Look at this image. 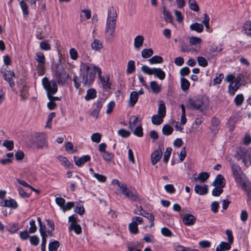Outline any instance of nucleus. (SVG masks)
Masks as SVG:
<instances>
[{
	"instance_id": "nucleus-24",
	"label": "nucleus",
	"mask_w": 251,
	"mask_h": 251,
	"mask_svg": "<svg viewBox=\"0 0 251 251\" xmlns=\"http://www.w3.org/2000/svg\"><path fill=\"white\" fill-rule=\"evenodd\" d=\"M209 177V174L205 172H201L198 175L197 177H194L195 181H200L201 182H205Z\"/></svg>"
},
{
	"instance_id": "nucleus-20",
	"label": "nucleus",
	"mask_w": 251,
	"mask_h": 251,
	"mask_svg": "<svg viewBox=\"0 0 251 251\" xmlns=\"http://www.w3.org/2000/svg\"><path fill=\"white\" fill-rule=\"evenodd\" d=\"M144 38L142 35H138L134 39V47L136 49H140L143 45Z\"/></svg>"
},
{
	"instance_id": "nucleus-32",
	"label": "nucleus",
	"mask_w": 251,
	"mask_h": 251,
	"mask_svg": "<svg viewBox=\"0 0 251 251\" xmlns=\"http://www.w3.org/2000/svg\"><path fill=\"white\" fill-rule=\"evenodd\" d=\"M96 97V91L94 89H89L87 91V94L85 96L86 100L94 99Z\"/></svg>"
},
{
	"instance_id": "nucleus-3",
	"label": "nucleus",
	"mask_w": 251,
	"mask_h": 251,
	"mask_svg": "<svg viewBox=\"0 0 251 251\" xmlns=\"http://www.w3.org/2000/svg\"><path fill=\"white\" fill-rule=\"evenodd\" d=\"M243 77L244 76L242 74H238L236 77L233 74H230L226 76L225 80L227 82H230L228 89V93L230 95H233L241 86Z\"/></svg>"
},
{
	"instance_id": "nucleus-12",
	"label": "nucleus",
	"mask_w": 251,
	"mask_h": 251,
	"mask_svg": "<svg viewBox=\"0 0 251 251\" xmlns=\"http://www.w3.org/2000/svg\"><path fill=\"white\" fill-rule=\"evenodd\" d=\"M91 17V11L89 8L81 9L80 11L79 21L83 23L86 20H89Z\"/></svg>"
},
{
	"instance_id": "nucleus-23",
	"label": "nucleus",
	"mask_w": 251,
	"mask_h": 251,
	"mask_svg": "<svg viewBox=\"0 0 251 251\" xmlns=\"http://www.w3.org/2000/svg\"><path fill=\"white\" fill-rule=\"evenodd\" d=\"M138 94L136 91H132L129 96V103L132 107L134 106L138 100Z\"/></svg>"
},
{
	"instance_id": "nucleus-51",
	"label": "nucleus",
	"mask_w": 251,
	"mask_h": 251,
	"mask_svg": "<svg viewBox=\"0 0 251 251\" xmlns=\"http://www.w3.org/2000/svg\"><path fill=\"white\" fill-rule=\"evenodd\" d=\"M142 216L147 218L150 221H151V224L150 225V227H151L152 226H153V225H154L153 221H154V216L152 214L146 212L145 211H144V213L142 215Z\"/></svg>"
},
{
	"instance_id": "nucleus-62",
	"label": "nucleus",
	"mask_w": 251,
	"mask_h": 251,
	"mask_svg": "<svg viewBox=\"0 0 251 251\" xmlns=\"http://www.w3.org/2000/svg\"><path fill=\"white\" fill-rule=\"evenodd\" d=\"M161 232L165 236L171 237L173 235L172 231L167 227H163L161 230Z\"/></svg>"
},
{
	"instance_id": "nucleus-11",
	"label": "nucleus",
	"mask_w": 251,
	"mask_h": 251,
	"mask_svg": "<svg viewBox=\"0 0 251 251\" xmlns=\"http://www.w3.org/2000/svg\"><path fill=\"white\" fill-rule=\"evenodd\" d=\"M122 194L130 201H136L140 200L138 194L135 191L129 190L126 185L121 190Z\"/></svg>"
},
{
	"instance_id": "nucleus-9",
	"label": "nucleus",
	"mask_w": 251,
	"mask_h": 251,
	"mask_svg": "<svg viewBox=\"0 0 251 251\" xmlns=\"http://www.w3.org/2000/svg\"><path fill=\"white\" fill-rule=\"evenodd\" d=\"M56 78L58 83L65 82L68 78V74L61 64H57L55 69Z\"/></svg>"
},
{
	"instance_id": "nucleus-1",
	"label": "nucleus",
	"mask_w": 251,
	"mask_h": 251,
	"mask_svg": "<svg viewBox=\"0 0 251 251\" xmlns=\"http://www.w3.org/2000/svg\"><path fill=\"white\" fill-rule=\"evenodd\" d=\"M80 83L85 86H89L94 80L96 73L97 72L98 77L100 81L103 89H109L111 84L109 82L110 76L107 75L105 77L102 76L101 70L98 66L91 63H82L80 65Z\"/></svg>"
},
{
	"instance_id": "nucleus-53",
	"label": "nucleus",
	"mask_w": 251,
	"mask_h": 251,
	"mask_svg": "<svg viewBox=\"0 0 251 251\" xmlns=\"http://www.w3.org/2000/svg\"><path fill=\"white\" fill-rule=\"evenodd\" d=\"M128 227L130 232L132 234H137L139 232L138 226L132 222L129 224Z\"/></svg>"
},
{
	"instance_id": "nucleus-13",
	"label": "nucleus",
	"mask_w": 251,
	"mask_h": 251,
	"mask_svg": "<svg viewBox=\"0 0 251 251\" xmlns=\"http://www.w3.org/2000/svg\"><path fill=\"white\" fill-rule=\"evenodd\" d=\"M162 156V150L160 148L156 149L151 155L152 164L154 165L156 164L160 160Z\"/></svg>"
},
{
	"instance_id": "nucleus-6",
	"label": "nucleus",
	"mask_w": 251,
	"mask_h": 251,
	"mask_svg": "<svg viewBox=\"0 0 251 251\" xmlns=\"http://www.w3.org/2000/svg\"><path fill=\"white\" fill-rule=\"evenodd\" d=\"M42 83L47 95L55 94L57 92L58 87L55 81L50 80L48 77H45L42 79Z\"/></svg>"
},
{
	"instance_id": "nucleus-59",
	"label": "nucleus",
	"mask_w": 251,
	"mask_h": 251,
	"mask_svg": "<svg viewBox=\"0 0 251 251\" xmlns=\"http://www.w3.org/2000/svg\"><path fill=\"white\" fill-rule=\"evenodd\" d=\"M3 146L5 147L8 150L11 151L13 149L14 143L13 141H5L3 143Z\"/></svg>"
},
{
	"instance_id": "nucleus-15",
	"label": "nucleus",
	"mask_w": 251,
	"mask_h": 251,
	"mask_svg": "<svg viewBox=\"0 0 251 251\" xmlns=\"http://www.w3.org/2000/svg\"><path fill=\"white\" fill-rule=\"evenodd\" d=\"M4 79L8 82L10 86L13 88L15 83L13 80V77H15V74L13 71H7L3 75Z\"/></svg>"
},
{
	"instance_id": "nucleus-34",
	"label": "nucleus",
	"mask_w": 251,
	"mask_h": 251,
	"mask_svg": "<svg viewBox=\"0 0 251 251\" xmlns=\"http://www.w3.org/2000/svg\"><path fill=\"white\" fill-rule=\"evenodd\" d=\"M153 51L152 49H145L141 51V55L144 58H149L152 55Z\"/></svg>"
},
{
	"instance_id": "nucleus-16",
	"label": "nucleus",
	"mask_w": 251,
	"mask_h": 251,
	"mask_svg": "<svg viewBox=\"0 0 251 251\" xmlns=\"http://www.w3.org/2000/svg\"><path fill=\"white\" fill-rule=\"evenodd\" d=\"M196 217L192 214H186L183 218V222L186 226H192L196 222Z\"/></svg>"
},
{
	"instance_id": "nucleus-14",
	"label": "nucleus",
	"mask_w": 251,
	"mask_h": 251,
	"mask_svg": "<svg viewBox=\"0 0 251 251\" xmlns=\"http://www.w3.org/2000/svg\"><path fill=\"white\" fill-rule=\"evenodd\" d=\"M0 205L13 209H16L18 207L17 202L13 199L3 200L0 202Z\"/></svg>"
},
{
	"instance_id": "nucleus-18",
	"label": "nucleus",
	"mask_w": 251,
	"mask_h": 251,
	"mask_svg": "<svg viewBox=\"0 0 251 251\" xmlns=\"http://www.w3.org/2000/svg\"><path fill=\"white\" fill-rule=\"evenodd\" d=\"M225 179L221 175H218L213 182V185L216 187H224L225 185Z\"/></svg>"
},
{
	"instance_id": "nucleus-29",
	"label": "nucleus",
	"mask_w": 251,
	"mask_h": 251,
	"mask_svg": "<svg viewBox=\"0 0 251 251\" xmlns=\"http://www.w3.org/2000/svg\"><path fill=\"white\" fill-rule=\"evenodd\" d=\"M156 77L160 80H163L165 78L166 75L165 72L162 71L160 68H153V74Z\"/></svg>"
},
{
	"instance_id": "nucleus-22",
	"label": "nucleus",
	"mask_w": 251,
	"mask_h": 251,
	"mask_svg": "<svg viewBox=\"0 0 251 251\" xmlns=\"http://www.w3.org/2000/svg\"><path fill=\"white\" fill-rule=\"evenodd\" d=\"M94 106L95 107V108L91 112V115L97 119L102 105L101 102L97 101L94 104Z\"/></svg>"
},
{
	"instance_id": "nucleus-46",
	"label": "nucleus",
	"mask_w": 251,
	"mask_h": 251,
	"mask_svg": "<svg viewBox=\"0 0 251 251\" xmlns=\"http://www.w3.org/2000/svg\"><path fill=\"white\" fill-rule=\"evenodd\" d=\"M244 100V96L242 94H238L234 98V101L237 106H240L242 104Z\"/></svg>"
},
{
	"instance_id": "nucleus-39",
	"label": "nucleus",
	"mask_w": 251,
	"mask_h": 251,
	"mask_svg": "<svg viewBox=\"0 0 251 251\" xmlns=\"http://www.w3.org/2000/svg\"><path fill=\"white\" fill-rule=\"evenodd\" d=\"M69 230L70 231L74 230L75 233L77 234H80L82 231L81 227L77 224L74 225H70L69 227Z\"/></svg>"
},
{
	"instance_id": "nucleus-54",
	"label": "nucleus",
	"mask_w": 251,
	"mask_h": 251,
	"mask_svg": "<svg viewBox=\"0 0 251 251\" xmlns=\"http://www.w3.org/2000/svg\"><path fill=\"white\" fill-rule=\"evenodd\" d=\"M29 241L31 245L36 246L39 243V238L36 235H33L29 237Z\"/></svg>"
},
{
	"instance_id": "nucleus-63",
	"label": "nucleus",
	"mask_w": 251,
	"mask_h": 251,
	"mask_svg": "<svg viewBox=\"0 0 251 251\" xmlns=\"http://www.w3.org/2000/svg\"><path fill=\"white\" fill-rule=\"evenodd\" d=\"M118 134L122 137L126 138L129 136L130 132L125 129H121L118 131Z\"/></svg>"
},
{
	"instance_id": "nucleus-60",
	"label": "nucleus",
	"mask_w": 251,
	"mask_h": 251,
	"mask_svg": "<svg viewBox=\"0 0 251 251\" xmlns=\"http://www.w3.org/2000/svg\"><path fill=\"white\" fill-rule=\"evenodd\" d=\"M94 176L100 182H104L106 180V177L105 176L98 173H94Z\"/></svg>"
},
{
	"instance_id": "nucleus-42",
	"label": "nucleus",
	"mask_w": 251,
	"mask_h": 251,
	"mask_svg": "<svg viewBox=\"0 0 251 251\" xmlns=\"http://www.w3.org/2000/svg\"><path fill=\"white\" fill-rule=\"evenodd\" d=\"M190 82L187 79L184 77L181 79V87L183 91L187 90L190 87Z\"/></svg>"
},
{
	"instance_id": "nucleus-49",
	"label": "nucleus",
	"mask_w": 251,
	"mask_h": 251,
	"mask_svg": "<svg viewBox=\"0 0 251 251\" xmlns=\"http://www.w3.org/2000/svg\"><path fill=\"white\" fill-rule=\"evenodd\" d=\"M141 71L148 75H151L153 74V68H151L146 65H143L141 67Z\"/></svg>"
},
{
	"instance_id": "nucleus-52",
	"label": "nucleus",
	"mask_w": 251,
	"mask_h": 251,
	"mask_svg": "<svg viewBox=\"0 0 251 251\" xmlns=\"http://www.w3.org/2000/svg\"><path fill=\"white\" fill-rule=\"evenodd\" d=\"M29 225L30 226L28 232L30 233H34L37 230V227L35 225V222L34 220L31 219L29 222Z\"/></svg>"
},
{
	"instance_id": "nucleus-58",
	"label": "nucleus",
	"mask_w": 251,
	"mask_h": 251,
	"mask_svg": "<svg viewBox=\"0 0 251 251\" xmlns=\"http://www.w3.org/2000/svg\"><path fill=\"white\" fill-rule=\"evenodd\" d=\"M143 222V219L140 217L135 216L132 218V223H134L137 226L138 225H141Z\"/></svg>"
},
{
	"instance_id": "nucleus-41",
	"label": "nucleus",
	"mask_w": 251,
	"mask_h": 251,
	"mask_svg": "<svg viewBox=\"0 0 251 251\" xmlns=\"http://www.w3.org/2000/svg\"><path fill=\"white\" fill-rule=\"evenodd\" d=\"M173 131V127L168 125H165L162 127L163 134L166 136L170 135L172 133Z\"/></svg>"
},
{
	"instance_id": "nucleus-21",
	"label": "nucleus",
	"mask_w": 251,
	"mask_h": 251,
	"mask_svg": "<svg viewBox=\"0 0 251 251\" xmlns=\"http://www.w3.org/2000/svg\"><path fill=\"white\" fill-rule=\"evenodd\" d=\"M117 14L116 9L113 7H110L108 9L107 20L117 21Z\"/></svg>"
},
{
	"instance_id": "nucleus-45",
	"label": "nucleus",
	"mask_w": 251,
	"mask_h": 251,
	"mask_svg": "<svg viewBox=\"0 0 251 251\" xmlns=\"http://www.w3.org/2000/svg\"><path fill=\"white\" fill-rule=\"evenodd\" d=\"M188 4L191 10L196 12L199 10V7L195 0H188Z\"/></svg>"
},
{
	"instance_id": "nucleus-47",
	"label": "nucleus",
	"mask_w": 251,
	"mask_h": 251,
	"mask_svg": "<svg viewBox=\"0 0 251 251\" xmlns=\"http://www.w3.org/2000/svg\"><path fill=\"white\" fill-rule=\"evenodd\" d=\"M135 130L133 132L134 135L138 137H142L143 135V128L141 124H138V126L134 128Z\"/></svg>"
},
{
	"instance_id": "nucleus-55",
	"label": "nucleus",
	"mask_w": 251,
	"mask_h": 251,
	"mask_svg": "<svg viewBox=\"0 0 251 251\" xmlns=\"http://www.w3.org/2000/svg\"><path fill=\"white\" fill-rule=\"evenodd\" d=\"M198 62L199 65L203 67H205L208 65L207 60L205 58L201 56L198 57Z\"/></svg>"
},
{
	"instance_id": "nucleus-56",
	"label": "nucleus",
	"mask_w": 251,
	"mask_h": 251,
	"mask_svg": "<svg viewBox=\"0 0 251 251\" xmlns=\"http://www.w3.org/2000/svg\"><path fill=\"white\" fill-rule=\"evenodd\" d=\"M69 53L71 58L73 60H75L78 58L77 51L75 49H71L69 51Z\"/></svg>"
},
{
	"instance_id": "nucleus-28",
	"label": "nucleus",
	"mask_w": 251,
	"mask_h": 251,
	"mask_svg": "<svg viewBox=\"0 0 251 251\" xmlns=\"http://www.w3.org/2000/svg\"><path fill=\"white\" fill-rule=\"evenodd\" d=\"M164 20L168 23H173V17L170 11L168 10L165 7L163 8Z\"/></svg>"
},
{
	"instance_id": "nucleus-38",
	"label": "nucleus",
	"mask_w": 251,
	"mask_h": 251,
	"mask_svg": "<svg viewBox=\"0 0 251 251\" xmlns=\"http://www.w3.org/2000/svg\"><path fill=\"white\" fill-rule=\"evenodd\" d=\"M149 62L151 64L161 63L163 61V59L162 57L158 55H155L148 60Z\"/></svg>"
},
{
	"instance_id": "nucleus-44",
	"label": "nucleus",
	"mask_w": 251,
	"mask_h": 251,
	"mask_svg": "<svg viewBox=\"0 0 251 251\" xmlns=\"http://www.w3.org/2000/svg\"><path fill=\"white\" fill-rule=\"evenodd\" d=\"M103 159L106 161H111L114 157V154L108 151H105L101 153Z\"/></svg>"
},
{
	"instance_id": "nucleus-7",
	"label": "nucleus",
	"mask_w": 251,
	"mask_h": 251,
	"mask_svg": "<svg viewBox=\"0 0 251 251\" xmlns=\"http://www.w3.org/2000/svg\"><path fill=\"white\" fill-rule=\"evenodd\" d=\"M237 153L242 159V162L246 167L251 165V150L245 148H239Z\"/></svg>"
},
{
	"instance_id": "nucleus-48",
	"label": "nucleus",
	"mask_w": 251,
	"mask_h": 251,
	"mask_svg": "<svg viewBox=\"0 0 251 251\" xmlns=\"http://www.w3.org/2000/svg\"><path fill=\"white\" fill-rule=\"evenodd\" d=\"M172 151V149L171 148L168 147L166 149L163 156V161L165 163H166L168 162Z\"/></svg>"
},
{
	"instance_id": "nucleus-35",
	"label": "nucleus",
	"mask_w": 251,
	"mask_h": 251,
	"mask_svg": "<svg viewBox=\"0 0 251 251\" xmlns=\"http://www.w3.org/2000/svg\"><path fill=\"white\" fill-rule=\"evenodd\" d=\"M91 47L93 50H98L102 48V45L100 41L97 39H95L91 43Z\"/></svg>"
},
{
	"instance_id": "nucleus-4",
	"label": "nucleus",
	"mask_w": 251,
	"mask_h": 251,
	"mask_svg": "<svg viewBox=\"0 0 251 251\" xmlns=\"http://www.w3.org/2000/svg\"><path fill=\"white\" fill-rule=\"evenodd\" d=\"M34 59L37 63L36 68L38 75H43L45 72L46 63L44 54L40 51H37L35 54Z\"/></svg>"
},
{
	"instance_id": "nucleus-8",
	"label": "nucleus",
	"mask_w": 251,
	"mask_h": 251,
	"mask_svg": "<svg viewBox=\"0 0 251 251\" xmlns=\"http://www.w3.org/2000/svg\"><path fill=\"white\" fill-rule=\"evenodd\" d=\"M116 22L115 21L106 20L105 34L108 40L111 41L114 38Z\"/></svg>"
},
{
	"instance_id": "nucleus-31",
	"label": "nucleus",
	"mask_w": 251,
	"mask_h": 251,
	"mask_svg": "<svg viewBox=\"0 0 251 251\" xmlns=\"http://www.w3.org/2000/svg\"><path fill=\"white\" fill-rule=\"evenodd\" d=\"M150 87L152 92L154 94H158L161 91V86L159 85L155 81H152L150 82Z\"/></svg>"
},
{
	"instance_id": "nucleus-17",
	"label": "nucleus",
	"mask_w": 251,
	"mask_h": 251,
	"mask_svg": "<svg viewBox=\"0 0 251 251\" xmlns=\"http://www.w3.org/2000/svg\"><path fill=\"white\" fill-rule=\"evenodd\" d=\"M74 159L75 164L77 166L80 167L84 164L86 162L89 161L90 160V157L89 155H84L83 156L80 158L75 157Z\"/></svg>"
},
{
	"instance_id": "nucleus-64",
	"label": "nucleus",
	"mask_w": 251,
	"mask_h": 251,
	"mask_svg": "<svg viewBox=\"0 0 251 251\" xmlns=\"http://www.w3.org/2000/svg\"><path fill=\"white\" fill-rule=\"evenodd\" d=\"M189 247H185L180 245L176 244L174 245V250L176 251H188Z\"/></svg>"
},
{
	"instance_id": "nucleus-2",
	"label": "nucleus",
	"mask_w": 251,
	"mask_h": 251,
	"mask_svg": "<svg viewBox=\"0 0 251 251\" xmlns=\"http://www.w3.org/2000/svg\"><path fill=\"white\" fill-rule=\"evenodd\" d=\"M231 169L232 175L237 186L241 187L249 195L251 192V185L249 179L244 174L240 167L237 164H231Z\"/></svg>"
},
{
	"instance_id": "nucleus-27",
	"label": "nucleus",
	"mask_w": 251,
	"mask_h": 251,
	"mask_svg": "<svg viewBox=\"0 0 251 251\" xmlns=\"http://www.w3.org/2000/svg\"><path fill=\"white\" fill-rule=\"evenodd\" d=\"M231 244L229 243L222 242L220 244L216 247L215 251H225L229 250L231 248Z\"/></svg>"
},
{
	"instance_id": "nucleus-57",
	"label": "nucleus",
	"mask_w": 251,
	"mask_h": 251,
	"mask_svg": "<svg viewBox=\"0 0 251 251\" xmlns=\"http://www.w3.org/2000/svg\"><path fill=\"white\" fill-rule=\"evenodd\" d=\"M210 50L212 52H220L222 50V48L221 46L213 44L210 46Z\"/></svg>"
},
{
	"instance_id": "nucleus-30",
	"label": "nucleus",
	"mask_w": 251,
	"mask_h": 251,
	"mask_svg": "<svg viewBox=\"0 0 251 251\" xmlns=\"http://www.w3.org/2000/svg\"><path fill=\"white\" fill-rule=\"evenodd\" d=\"M190 28L192 30L195 31L198 33H201L203 31V26L201 24L195 23L190 25Z\"/></svg>"
},
{
	"instance_id": "nucleus-19",
	"label": "nucleus",
	"mask_w": 251,
	"mask_h": 251,
	"mask_svg": "<svg viewBox=\"0 0 251 251\" xmlns=\"http://www.w3.org/2000/svg\"><path fill=\"white\" fill-rule=\"evenodd\" d=\"M194 190L195 192L200 195H206L208 193L207 186L206 185L203 186L196 185Z\"/></svg>"
},
{
	"instance_id": "nucleus-61",
	"label": "nucleus",
	"mask_w": 251,
	"mask_h": 251,
	"mask_svg": "<svg viewBox=\"0 0 251 251\" xmlns=\"http://www.w3.org/2000/svg\"><path fill=\"white\" fill-rule=\"evenodd\" d=\"M40 47L44 50H50V45L46 41L41 42L40 44Z\"/></svg>"
},
{
	"instance_id": "nucleus-40",
	"label": "nucleus",
	"mask_w": 251,
	"mask_h": 251,
	"mask_svg": "<svg viewBox=\"0 0 251 251\" xmlns=\"http://www.w3.org/2000/svg\"><path fill=\"white\" fill-rule=\"evenodd\" d=\"M20 96L22 99L25 100L28 97V89L26 86H23L20 90Z\"/></svg>"
},
{
	"instance_id": "nucleus-10",
	"label": "nucleus",
	"mask_w": 251,
	"mask_h": 251,
	"mask_svg": "<svg viewBox=\"0 0 251 251\" xmlns=\"http://www.w3.org/2000/svg\"><path fill=\"white\" fill-rule=\"evenodd\" d=\"M203 104V99L201 97H194L189 99L186 107L189 109L198 110Z\"/></svg>"
},
{
	"instance_id": "nucleus-33",
	"label": "nucleus",
	"mask_w": 251,
	"mask_h": 251,
	"mask_svg": "<svg viewBox=\"0 0 251 251\" xmlns=\"http://www.w3.org/2000/svg\"><path fill=\"white\" fill-rule=\"evenodd\" d=\"M243 31L247 36H251V22L247 21L243 25Z\"/></svg>"
},
{
	"instance_id": "nucleus-36",
	"label": "nucleus",
	"mask_w": 251,
	"mask_h": 251,
	"mask_svg": "<svg viewBox=\"0 0 251 251\" xmlns=\"http://www.w3.org/2000/svg\"><path fill=\"white\" fill-rule=\"evenodd\" d=\"M163 118L158 115H154L151 117V121L153 124L156 125H160L163 122Z\"/></svg>"
},
{
	"instance_id": "nucleus-25",
	"label": "nucleus",
	"mask_w": 251,
	"mask_h": 251,
	"mask_svg": "<svg viewBox=\"0 0 251 251\" xmlns=\"http://www.w3.org/2000/svg\"><path fill=\"white\" fill-rule=\"evenodd\" d=\"M138 124H141L139 118L134 116H132L129 121V128L133 130L135 127L138 126Z\"/></svg>"
},
{
	"instance_id": "nucleus-50",
	"label": "nucleus",
	"mask_w": 251,
	"mask_h": 251,
	"mask_svg": "<svg viewBox=\"0 0 251 251\" xmlns=\"http://www.w3.org/2000/svg\"><path fill=\"white\" fill-rule=\"evenodd\" d=\"M91 138L93 142L99 143L100 142L101 135L99 133H95L92 135Z\"/></svg>"
},
{
	"instance_id": "nucleus-26",
	"label": "nucleus",
	"mask_w": 251,
	"mask_h": 251,
	"mask_svg": "<svg viewBox=\"0 0 251 251\" xmlns=\"http://www.w3.org/2000/svg\"><path fill=\"white\" fill-rule=\"evenodd\" d=\"M159 107L157 112V115L164 118L166 115V106L163 100H160Z\"/></svg>"
},
{
	"instance_id": "nucleus-43",
	"label": "nucleus",
	"mask_w": 251,
	"mask_h": 251,
	"mask_svg": "<svg viewBox=\"0 0 251 251\" xmlns=\"http://www.w3.org/2000/svg\"><path fill=\"white\" fill-rule=\"evenodd\" d=\"M59 247V242L57 241H53L50 242L49 245V251H57Z\"/></svg>"
},
{
	"instance_id": "nucleus-37",
	"label": "nucleus",
	"mask_w": 251,
	"mask_h": 251,
	"mask_svg": "<svg viewBox=\"0 0 251 251\" xmlns=\"http://www.w3.org/2000/svg\"><path fill=\"white\" fill-rule=\"evenodd\" d=\"M135 70V62L133 60H130L128 62L126 69V73L128 74L133 73Z\"/></svg>"
},
{
	"instance_id": "nucleus-5",
	"label": "nucleus",
	"mask_w": 251,
	"mask_h": 251,
	"mask_svg": "<svg viewBox=\"0 0 251 251\" xmlns=\"http://www.w3.org/2000/svg\"><path fill=\"white\" fill-rule=\"evenodd\" d=\"M32 142L37 148L39 149L48 148V143L47 140L46 135L44 133H36L34 137L32 138Z\"/></svg>"
}]
</instances>
